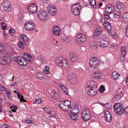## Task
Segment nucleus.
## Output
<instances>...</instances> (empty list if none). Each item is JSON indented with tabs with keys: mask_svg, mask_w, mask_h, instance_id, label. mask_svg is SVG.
<instances>
[{
	"mask_svg": "<svg viewBox=\"0 0 128 128\" xmlns=\"http://www.w3.org/2000/svg\"><path fill=\"white\" fill-rule=\"evenodd\" d=\"M71 102L69 100L60 101L59 103V106L61 109L65 111H71L74 108V105L71 106Z\"/></svg>",
	"mask_w": 128,
	"mask_h": 128,
	"instance_id": "f257e3e1",
	"label": "nucleus"
},
{
	"mask_svg": "<svg viewBox=\"0 0 128 128\" xmlns=\"http://www.w3.org/2000/svg\"><path fill=\"white\" fill-rule=\"evenodd\" d=\"M79 109L78 104L74 105V108L69 113V116L71 118L74 120H77L78 119V114L79 113Z\"/></svg>",
	"mask_w": 128,
	"mask_h": 128,
	"instance_id": "f03ea898",
	"label": "nucleus"
},
{
	"mask_svg": "<svg viewBox=\"0 0 128 128\" xmlns=\"http://www.w3.org/2000/svg\"><path fill=\"white\" fill-rule=\"evenodd\" d=\"M56 62L59 66L64 69L68 68L69 65L68 62L62 57H58L56 60Z\"/></svg>",
	"mask_w": 128,
	"mask_h": 128,
	"instance_id": "7ed1b4c3",
	"label": "nucleus"
},
{
	"mask_svg": "<svg viewBox=\"0 0 128 128\" xmlns=\"http://www.w3.org/2000/svg\"><path fill=\"white\" fill-rule=\"evenodd\" d=\"M56 62L59 66L64 69L68 68L69 65L68 62L62 57H58L56 60Z\"/></svg>",
	"mask_w": 128,
	"mask_h": 128,
	"instance_id": "20e7f679",
	"label": "nucleus"
},
{
	"mask_svg": "<svg viewBox=\"0 0 128 128\" xmlns=\"http://www.w3.org/2000/svg\"><path fill=\"white\" fill-rule=\"evenodd\" d=\"M37 15L40 20L44 21L47 20L49 18L47 13L44 10H39L37 13Z\"/></svg>",
	"mask_w": 128,
	"mask_h": 128,
	"instance_id": "39448f33",
	"label": "nucleus"
},
{
	"mask_svg": "<svg viewBox=\"0 0 128 128\" xmlns=\"http://www.w3.org/2000/svg\"><path fill=\"white\" fill-rule=\"evenodd\" d=\"M81 116L82 119L85 121H88L90 117V112L88 108H84L82 110Z\"/></svg>",
	"mask_w": 128,
	"mask_h": 128,
	"instance_id": "423d86ee",
	"label": "nucleus"
},
{
	"mask_svg": "<svg viewBox=\"0 0 128 128\" xmlns=\"http://www.w3.org/2000/svg\"><path fill=\"white\" fill-rule=\"evenodd\" d=\"M114 107L115 112L118 114L121 115L124 112V108L120 103L115 104Z\"/></svg>",
	"mask_w": 128,
	"mask_h": 128,
	"instance_id": "0eeeda50",
	"label": "nucleus"
},
{
	"mask_svg": "<svg viewBox=\"0 0 128 128\" xmlns=\"http://www.w3.org/2000/svg\"><path fill=\"white\" fill-rule=\"evenodd\" d=\"M98 64L99 61L97 58L94 56L90 58L89 64L92 68H97L98 65Z\"/></svg>",
	"mask_w": 128,
	"mask_h": 128,
	"instance_id": "6e6552de",
	"label": "nucleus"
},
{
	"mask_svg": "<svg viewBox=\"0 0 128 128\" xmlns=\"http://www.w3.org/2000/svg\"><path fill=\"white\" fill-rule=\"evenodd\" d=\"M101 21L102 24L104 25L105 29L108 30L109 33H110L111 32V26L108 21L104 18L101 19Z\"/></svg>",
	"mask_w": 128,
	"mask_h": 128,
	"instance_id": "1a4fd4ad",
	"label": "nucleus"
},
{
	"mask_svg": "<svg viewBox=\"0 0 128 128\" xmlns=\"http://www.w3.org/2000/svg\"><path fill=\"white\" fill-rule=\"evenodd\" d=\"M80 8L81 7L80 4H76L72 7L71 10L74 14L78 16L80 13Z\"/></svg>",
	"mask_w": 128,
	"mask_h": 128,
	"instance_id": "9d476101",
	"label": "nucleus"
},
{
	"mask_svg": "<svg viewBox=\"0 0 128 128\" xmlns=\"http://www.w3.org/2000/svg\"><path fill=\"white\" fill-rule=\"evenodd\" d=\"M12 60L10 56L8 54L3 57V58L0 60V62L2 65H5L10 63Z\"/></svg>",
	"mask_w": 128,
	"mask_h": 128,
	"instance_id": "9b49d317",
	"label": "nucleus"
},
{
	"mask_svg": "<svg viewBox=\"0 0 128 128\" xmlns=\"http://www.w3.org/2000/svg\"><path fill=\"white\" fill-rule=\"evenodd\" d=\"M14 60L20 65H22L24 66H26L27 64V61L20 56L15 57Z\"/></svg>",
	"mask_w": 128,
	"mask_h": 128,
	"instance_id": "f8f14e48",
	"label": "nucleus"
},
{
	"mask_svg": "<svg viewBox=\"0 0 128 128\" xmlns=\"http://www.w3.org/2000/svg\"><path fill=\"white\" fill-rule=\"evenodd\" d=\"M47 11L50 15L52 16H55L57 13L55 7L51 4H50L48 7Z\"/></svg>",
	"mask_w": 128,
	"mask_h": 128,
	"instance_id": "ddd939ff",
	"label": "nucleus"
},
{
	"mask_svg": "<svg viewBox=\"0 0 128 128\" xmlns=\"http://www.w3.org/2000/svg\"><path fill=\"white\" fill-rule=\"evenodd\" d=\"M36 25L34 22L31 21L25 23L24 24V28L27 30H32L35 28Z\"/></svg>",
	"mask_w": 128,
	"mask_h": 128,
	"instance_id": "4468645a",
	"label": "nucleus"
},
{
	"mask_svg": "<svg viewBox=\"0 0 128 128\" xmlns=\"http://www.w3.org/2000/svg\"><path fill=\"white\" fill-rule=\"evenodd\" d=\"M76 41L78 43H82L85 42L86 40V37L82 34H78L75 38Z\"/></svg>",
	"mask_w": 128,
	"mask_h": 128,
	"instance_id": "2eb2a0df",
	"label": "nucleus"
},
{
	"mask_svg": "<svg viewBox=\"0 0 128 128\" xmlns=\"http://www.w3.org/2000/svg\"><path fill=\"white\" fill-rule=\"evenodd\" d=\"M28 10L30 13L35 14L37 11V6L36 4H31L28 6Z\"/></svg>",
	"mask_w": 128,
	"mask_h": 128,
	"instance_id": "dca6fc26",
	"label": "nucleus"
},
{
	"mask_svg": "<svg viewBox=\"0 0 128 128\" xmlns=\"http://www.w3.org/2000/svg\"><path fill=\"white\" fill-rule=\"evenodd\" d=\"M52 32L55 36H58L61 33L60 27L57 26H55L52 28Z\"/></svg>",
	"mask_w": 128,
	"mask_h": 128,
	"instance_id": "f3484780",
	"label": "nucleus"
},
{
	"mask_svg": "<svg viewBox=\"0 0 128 128\" xmlns=\"http://www.w3.org/2000/svg\"><path fill=\"white\" fill-rule=\"evenodd\" d=\"M97 88H89L86 90L89 96H93L96 95L97 93Z\"/></svg>",
	"mask_w": 128,
	"mask_h": 128,
	"instance_id": "a211bd4d",
	"label": "nucleus"
},
{
	"mask_svg": "<svg viewBox=\"0 0 128 128\" xmlns=\"http://www.w3.org/2000/svg\"><path fill=\"white\" fill-rule=\"evenodd\" d=\"M97 44L100 47L102 48L106 47L108 46L110 44V41H101V42L98 43L97 42Z\"/></svg>",
	"mask_w": 128,
	"mask_h": 128,
	"instance_id": "6ab92c4d",
	"label": "nucleus"
},
{
	"mask_svg": "<svg viewBox=\"0 0 128 128\" xmlns=\"http://www.w3.org/2000/svg\"><path fill=\"white\" fill-rule=\"evenodd\" d=\"M9 2L8 1L4 2L2 4V6L5 11H9L11 10V8L9 6Z\"/></svg>",
	"mask_w": 128,
	"mask_h": 128,
	"instance_id": "aec40b11",
	"label": "nucleus"
},
{
	"mask_svg": "<svg viewBox=\"0 0 128 128\" xmlns=\"http://www.w3.org/2000/svg\"><path fill=\"white\" fill-rule=\"evenodd\" d=\"M114 10V6L111 4L108 5L106 8V12L109 14L113 12Z\"/></svg>",
	"mask_w": 128,
	"mask_h": 128,
	"instance_id": "412c9836",
	"label": "nucleus"
},
{
	"mask_svg": "<svg viewBox=\"0 0 128 128\" xmlns=\"http://www.w3.org/2000/svg\"><path fill=\"white\" fill-rule=\"evenodd\" d=\"M23 58L25 60H27L31 64L33 61V59L29 54L24 53L23 55Z\"/></svg>",
	"mask_w": 128,
	"mask_h": 128,
	"instance_id": "4be33fe9",
	"label": "nucleus"
},
{
	"mask_svg": "<svg viewBox=\"0 0 128 128\" xmlns=\"http://www.w3.org/2000/svg\"><path fill=\"white\" fill-rule=\"evenodd\" d=\"M92 74L94 77L97 79L101 78L102 76L101 72L98 71L96 70L93 72Z\"/></svg>",
	"mask_w": 128,
	"mask_h": 128,
	"instance_id": "5701e85b",
	"label": "nucleus"
},
{
	"mask_svg": "<svg viewBox=\"0 0 128 128\" xmlns=\"http://www.w3.org/2000/svg\"><path fill=\"white\" fill-rule=\"evenodd\" d=\"M102 30L101 28H97L95 30L94 35V38L99 36L102 34Z\"/></svg>",
	"mask_w": 128,
	"mask_h": 128,
	"instance_id": "b1692460",
	"label": "nucleus"
},
{
	"mask_svg": "<svg viewBox=\"0 0 128 128\" xmlns=\"http://www.w3.org/2000/svg\"><path fill=\"white\" fill-rule=\"evenodd\" d=\"M69 57L70 60L73 62L76 61L78 59L77 55L73 52L70 53L69 55Z\"/></svg>",
	"mask_w": 128,
	"mask_h": 128,
	"instance_id": "393cba45",
	"label": "nucleus"
},
{
	"mask_svg": "<svg viewBox=\"0 0 128 128\" xmlns=\"http://www.w3.org/2000/svg\"><path fill=\"white\" fill-rule=\"evenodd\" d=\"M110 41L108 36L105 34H102V37L99 38L97 42H98V43L101 42V41Z\"/></svg>",
	"mask_w": 128,
	"mask_h": 128,
	"instance_id": "a878e982",
	"label": "nucleus"
},
{
	"mask_svg": "<svg viewBox=\"0 0 128 128\" xmlns=\"http://www.w3.org/2000/svg\"><path fill=\"white\" fill-rule=\"evenodd\" d=\"M89 82L90 84L86 86L87 88H96L97 87L96 83L94 81L91 80Z\"/></svg>",
	"mask_w": 128,
	"mask_h": 128,
	"instance_id": "bb28decb",
	"label": "nucleus"
},
{
	"mask_svg": "<svg viewBox=\"0 0 128 128\" xmlns=\"http://www.w3.org/2000/svg\"><path fill=\"white\" fill-rule=\"evenodd\" d=\"M14 92L18 95V98L21 102H26V101L24 99L23 96L22 95L21 93L20 92H17L15 90H14Z\"/></svg>",
	"mask_w": 128,
	"mask_h": 128,
	"instance_id": "cd10ccee",
	"label": "nucleus"
},
{
	"mask_svg": "<svg viewBox=\"0 0 128 128\" xmlns=\"http://www.w3.org/2000/svg\"><path fill=\"white\" fill-rule=\"evenodd\" d=\"M121 94L120 93V94H117L114 96L113 98L116 101H118L124 95L122 93V92H121Z\"/></svg>",
	"mask_w": 128,
	"mask_h": 128,
	"instance_id": "c85d7f7f",
	"label": "nucleus"
},
{
	"mask_svg": "<svg viewBox=\"0 0 128 128\" xmlns=\"http://www.w3.org/2000/svg\"><path fill=\"white\" fill-rule=\"evenodd\" d=\"M120 76V74L116 71H114L112 74V78L115 80L118 79Z\"/></svg>",
	"mask_w": 128,
	"mask_h": 128,
	"instance_id": "c756f323",
	"label": "nucleus"
},
{
	"mask_svg": "<svg viewBox=\"0 0 128 128\" xmlns=\"http://www.w3.org/2000/svg\"><path fill=\"white\" fill-rule=\"evenodd\" d=\"M117 8L119 10L123 9L124 7V4L122 2H118L116 4Z\"/></svg>",
	"mask_w": 128,
	"mask_h": 128,
	"instance_id": "7c9ffc66",
	"label": "nucleus"
},
{
	"mask_svg": "<svg viewBox=\"0 0 128 128\" xmlns=\"http://www.w3.org/2000/svg\"><path fill=\"white\" fill-rule=\"evenodd\" d=\"M89 2L92 7L94 8H96V2L95 0H89Z\"/></svg>",
	"mask_w": 128,
	"mask_h": 128,
	"instance_id": "2f4dec72",
	"label": "nucleus"
},
{
	"mask_svg": "<svg viewBox=\"0 0 128 128\" xmlns=\"http://www.w3.org/2000/svg\"><path fill=\"white\" fill-rule=\"evenodd\" d=\"M90 42V46L91 48L92 49H95L97 48V46L95 41H91Z\"/></svg>",
	"mask_w": 128,
	"mask_h": 128,
	"instance_id": "473e14b6",
	"label": "nucleus"
},
{
	"mask_svg": "<svg viewBox=\"0 0 128 128\" xmlns=\"http://www.w3.org/2000/svg\"><path fill=\"white\" fill-rule=\"evenodd\" d=\"M122 20L125 22H128V13H126L124 14L122 16Z\"/></svg>",
	"mask_w": 128,
	"mask_h": 128,
	"instance_id": "72a5a7b5",
	"label": "nucleus"
},
{
	"mask_svg": "<svg viewBox=\"0 0 128 128\" xmlns=\"http://www.w3.org/2000/svg\"><path fill=\"white\" fill-rule=\"evenodd\" d=\"M104 117L107 121L109 122L111 121L112 117L111 114H108V116H104Z\"/></svg>",
	"mask_w": 128,
	"mask_h": 128,
	"instance_id": "f704fd0d",
	"label": "nucleus"
},
{
	"mask_svg": "<svg viewBox=\"0 0 128 128\" xmlns=\"http://www.w3.org/2000/svg\"><path fill=\"white\" fill-rule=\"evenodd\" d=\"M113 12L114 13V16L115 17L117 18H118L120 17V12L116 10L115 11L114 10Z\"/></svg>",
	"mask_w": 128,
	"mask_h": 128,
	"instance_id": "c9c22d12",
	"label": "nucleus"
},
{
	"mask_svg": "<svg viewBox=\"0 0 128 128\" xmlns=\"http://www.w3.org/2000/svg\"><path fill=\"white\" fill-rule=\"evenodd\" d=\"M49 67L48 66H46L43 70V72L46 74H49L50 73L49 70Z\"/></svg>",
	"mask_w": 128,
	"mask_h": 128,
	"instance_id": "e433bc0d",
	"label": "nucleus"
},
{
	"mask_svg": "<svg viewBox=\"0 0 128 128\" xmlns=\"http://www.w3.org/2000/svg\"><path fill=\"white\" fill-rule=\"evenodd\" d=\"M126 48L125 46H123L121 48V52L122 55V56H126Z\"/></svg>",
	"mask_w": 128,
	"mask_h": 128,
	"instance_id": "4c0bfd02",
	"label": "nucleus"
},
{
	"mask_svg": "<svg viewBox=\"0 0 128 128\" xmlns=\"http://www.w3.org/2000/svg\"><path fill=\"white\" fill-rule=\"evenodd\" d=\"M76 76L73 74H71L68 75L67 78L68 80L72 79L75 77Z\"/></svg>",
	"mask_w": 128,
	"mask_h": 128,
	"instance_id": "58836bf2",
	"label": "nucleus"
},
{
	"mask_svg": "<svg viewBox=\"0 0 128 128\" xmlns=\"http://www.w3.org/2000/svg\"><path fill=\"white\" fill-rule=\"evenodd\" d=\"M18 46L22 50H23L24 48V46L23 43L21 41L19 42L18 44Z\"/></svg>",
	"mask_w": 128,
	"mask_h": 128,
	"instance_id": "ea45409f",
	"label": "nucleus"
},
{
	"mask_svg": "<svg viewBox=\"0 0 128 128\" xmlns=\"http://www.w3.org/2000/svg\"><path fill=\"white\" fill-rule=\"evenodd\" d=\"M36 76L38 78L41 80L43 78L44 75L41 73L39 72L37 73Z\"/></svg>",
	"mask_w": 128,
	"mask_h": 128,
	"instance_id": "a19ab883",
	"label": "nucleus"
},
{
	"mask_svg": "<svg viewBox=\"0 0 128 128\" xmlns=\"http://www.w3.org/2000/svg\"><path fill=\"white\" fill-rule=\"evenodd\" d=\"M77 79L76 77V76L74 77V78H73L71 80H69L70 82L72 84H75L77 82Z\"/></svg>",
	"mask_w": 128,
	"mask_h": 128,
	"instance_id": "79ce46f5",
	"label": "nucleus"
},
{
	"mask_svg": "<svg viewBox=\"0 0 128 128\" xmlns=\"http://www.w3.org/2000/svg\"><path fill=\"white\" fill-rule=\"evenodd\" d=\"M110 47L112 48H113L115 50H116L118 48V46L116 44H113L111 45Z\"/></svg>",
	"mask_w": 128,
	"mask_h": 128,
	"instance_id": "37998d69",
	"label": "nucleus"
},
{
	"mask_svg": "<svg viewBox=\"0 0 128 128\" xmlns=\"http://www.w3.org/2000/svg\"><path fill=\"white\" fill-rule=\"evenodd\" d=\"M61 90L64 94L67 95H68L67 88H62Z\"/></svg>",
	"mask_w": 128,
	"mask_h": 128,
	"instance_id": "c03bdc74",
	"label": "nucleus"
},
{
	"mask_svg": "<svg viewBox=\"0 0 128 128\" xmlns=\"http://www.w3.org/2000/svg\"><path fill=\"white\" fill-rule=\"evenodd\" d=\"M12 110L13 112H16V110L18 108V107L16 106H15L14 105H13L11 107Z\"/></svg>",
	"mask_w": 128,
	"mask_h": 128,
	"instance_id": "a18cd8bd",
	"label": "nucleus"
},
{
	"mask_svg": "<svg viewBox=\"0 0 128 128\" xmlns=\"http://www.w3.org/2000/svg\"><path fill=\"white\" fill-rule=\"evenodd\" d=\"M1 25L2 30H5L6 29V24L3 22H2L1 24Z\"/></svg>",
	"mask_w": 128,
	"mask_h": 128,
	"instance_id": "49530a36",
	"label": "nucleus"
},
{
	"mask_svg": "<svg viewBox=\"0 0 128 128\" xmlns=\"http://www.w3.org/2000/svg\"><path fill=\"white\" fill-rule=\"evenodd\" d=\"M125 56L122 55V56L120 57V60L121 62H126V60L124 57Z\"/></svg>",
	"mask_w": 128,
	"mask_h": 128,
	"instance_id": "de8ad7c7",
	"label": "nucleus"
},
{
	"mask_svg": "<svg viewBox=\"0 0 128 128\" xmlns=\"http://www.w3.org/2000/svg\"><path fill=\"white\" fill-rule=\"evenodd\" d=\"M103 106L106 108H109L111 106L110 104L109 103L104 104Z\"/></svg>",
	"mask_w": 128,
	"mask_h": 128,
	"instance_id": "09e8293b",
	"label": "nucleus"
},
{
	"mask_svg": "<svg viewBox=\"0 0 128 128\" xmlns=\"http://www.w3.org/2000/svg\"><path fill=\"white\" fill-rule=\"evenodd\" d=\"M24 122L26 124H33V122L31 120H25L24 121Z\"/></svg>",
	"mask_w": 128,
	"mask_h": 128,
	"instance_id": "8fccbe9b",
	"label": "nucleus"
},
{
	"mask_svg": "<svg viewBox=\"0 0 128 128\" xmlns=\"http://www.w3.org/2000/svg\"><path fill=\"white\" fill-rule=\"evenodd\" d=\"M50 114V117H54L55 116V113L54 111H51L50 114Z\"/></svg>",
	"mask_w": 128,
	"mask_h": 128,
	"instance_id": "3c124183",
	"label": "nucleus"
},
{
	"mask_svg": "<svg viewBox=\"0 0 128 128\" xmlns=\"http://www.w3.org/2000/svg\"><path fill=\"white\" fill-rule=\"evenodd\" d=\"M4 46L0 44V54H1L3 52L4 49Z\"/></svg>",
	"mask_w": 128,
	"mask_h": 128,
	"instance_id": "603ef678",
	"label": "nucleus"
},
{
	"mask_svg": "<svg viewBox=\"0 0 128 128\" xmlns=\"http://www.w3.org/2000/svg\"><path fill=\"white\" fill-rule=\"evenodd\" d=\"M52 98L54 99H56L58 98V94H53L51 95Z\"/></svg>",
	"mask_w": 128,
	"mask_h": 128,
	"instance_id": "864d4df0",
	"label": "nucleus"
},
{
	"mask_svg": "<svg viewBox=\"0 0 128 128\" xmlns=\"http://www.w3.org/2000/svg\"><path fill=\"white\" fill-rule=\"evenodd\" d=\"M15 32V30L13 28L11 29L9 31V33L12 35H13Z\"/></svg>",
	"mask_w": 128,
	"mask_h": 128,
	"instance_id": "5fc2aeb1",
	"label": "nucleus"
},
{
	"mask_svg": "<svg viewBox=\"0 0 128 128\" xmlns=\"http://www.w3.org/2000/svg\"><path fill=\"white\" fill-rule=\"evenodd\" d=\"M22 40H23L25 43L28 42L29 41L28 38L26 36H25L24 38Z\"/></svg>",
	"mask_w": 128,
	"mask_h": 128,
	"instance_id": "6e6d98bb",
	"label": "nucleus"
},
{
	"mask_svg": "<svg viewBox=\"0 0 128 128\" xmlns=\"http://www.w3.org/2000/svg\"><path fill=\"white\" fill-rule=\"evenodd\" d=\"M42 101L41 99L39 98L38 99H37L36 100L35 102L36 104H39Z\"/></svg>",
	"mask_w": 128,
	"mask_h": 128,
	"instance_id": "4d7b16f0",
	"label": "nucleus"
},
{
	"mask_svg": "<svg viewBox=\"0 0 128 128\" xmlns=\"http://www.w3.org/2000/svg\"><path fill=\"white\" fill-rule=\"evenodd\" d=\"M125 33L127 36L128 37V25L126 28Z\"/></svg>",
	"mask_w": 128,
	"mask_h": 128,
	"instance_id": "13d9d810",
	"label": "nucleus"
},
{
	"mask_svg": "<svg viewBox=\"0 0 128 128\" xmlns=\"http://www.w3.org/2000/svg\"><path fill=\"white\" fill-rule=\"evenodd\" d=\"M104 16L105 18V19L106 20H110V16L108 14H104Z\"/></svg>",
	"mask_w": 128,
	"mask_h": 128,
	"instance_id": "bf43d9fd",
	"label": "nucleus"
},
{
	"mask_svg": "<svg viewBox=\"0 0 128 128\" xmlns=\"http://www.w3.org/2000/svg\"><path fill=\"white\" fill-rule=\"evenodd\" d=\"M44 58V56L41 55H40L38 57V59L41 61L43 60Z\"/></svg>",
	"mask_w": 128,
	"mask_h": 128,
	"instance_id": "052dcab7",
	"label": "nucleus"
},
{
	"mask_svg": "<svg viewBox=\"0 0 128 128\" xmlns=\"http://www.w3.org/2000/svg\"><path fill=\"white\" fill-rule=\"evenodd\" d=\"M106 91L105 88H99L98 91L101 93H102Z\"/></svg>",
	"mask_w": 128,
	"mask_h": 128,
	"instance_id": "680f3d73",
	"label": "nucleus"
},
{
	"mask_svg": "<svg viewBox=\"0 0 128 128\" xmlns=\"http://www.w3.org/2000/svg\"><path fill=\"white\" fill-rule=\"evenodd\" d=\"M108 114H111L110 112L106 110H104V116H108Z\"/></svg>",
	"mask_w": 128,
	"mask_h": 128,
	"instance_id": "e2e57ef3",
	"label": "nucleus"
},
{
	"mask_svg": "<svg viewBox=\"0 0 128 128\" xmlns=\"http://www.w3.org/2000/svg\"><path fill=\"white\" fill-rule=\"evenodd\" d=\"M124 112L128 114V106L126 107L125 109H124Z\"/></svg>",
	"mask_w": 128,
	"mask_h": 128,
	"instance_id": "0e129e2a",
	"label": "nucleus"
},
{
	"mask_svg": "<svg viewBox=\"0 0 128 128\" xmlns=\"http://www.w3.org/2000/svg\"><path fill=\"white\" fill-rule=\"evenodd\" d=\"M45 111L46 113L48 114H50V111H51L49 109H48L46 108L45 110Z\"/></svg>",
	"mask_w": 128,
	"mask_h": 128,
	"instance_id": "69168bd1",
	"label": "nucleus"
},
{
	"mask_svg": "<svg viewBox=\"0 0 128 128\" xmlns=\"http://www.w3.org/2000/svg\"><path fill=\"white\" fill-rule=\"evenodd\" d=\"M26 36V35L24 34H22L20 36V37H21L22 39V40L24 38V37Z\"/></svg>",
	"mask_w": 128,
	"mask_h": 128,
	"instance_id": "338daca9",
	"label": "nucleus"
},
{
	"mask_svg": "<svg viewBox=\"0 0 128 128\" xmlns=\"http://www.w3.org/2000/svg\"><path fill=\"white\" fill-rule=\"evenodd\" d=\"M2 126L4 128H7L8 127V125L7 124H4Z\"/></svg>",
	"mask_w": 128,
	"mask_h": 128,
	"instance_id": "774afa93",
	"label": "nucleus"
}]
</instances>
